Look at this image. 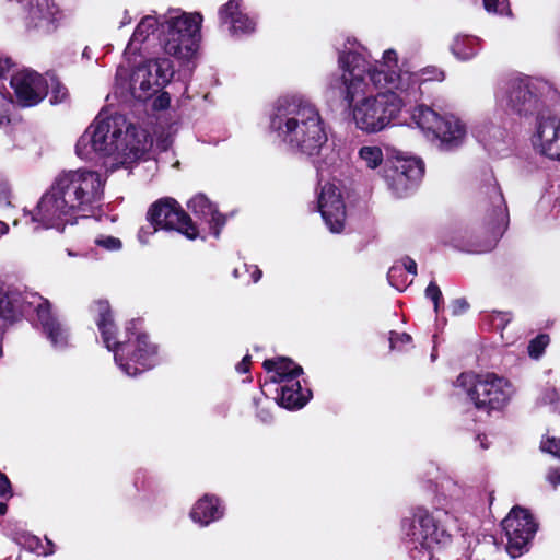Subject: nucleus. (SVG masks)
<instances>
[{"mask_svg":"<svg viewBox=\"0 0 560 560\" xmlns=\"http://www.w3.org/2000/svg\"><path fill=\"white\" fill-rule=\"evenodd\" d=\"M10 108L11 102L3 95H0V127H5L10 124Z\"/></svg>","mask_w":560,"mask_h":560,"instance_id":"obj_40","label":"nucleus"},{"mask_svg":"<svg viewBox=\"0 0 560 560\" xmlns=\"http://www.w3.org/2000/svg\"><path fill=\"white\" fill-rule=\"evenodd\" d=\"M547 480L556 488L560 485V470L550 469L547 474Z\"/></svg>","mask_w":560,"mask_h":560,"instance_id":"obj_45","label":"nucleus"},{"mask_svg":"<svg viewBox=\"0 0 560 560\" xmlns=\"http://www.w3.org/2000/svg\"><path fill=\"white\" fill-rule=\"evenodd\" d=\"M245 275H248V279H245L247 283H257L260 280L262 272L258 266L248 264H243L233 271V276L235 278H244Z\"/></svg>","mask_w":560,"mask_h":560,"instance_id":"obj_31","label":"nucleus"},{"mask_svg":"<svg viewBox=\"0 0 560 560\" xmlns=\"http://www.w3.org/2000/svg\"><path fill=\"white\" fill-rule=\"evenodd\" d=\"M221 24L226 25L232 35L250 34L256 28V20L242 9V0H229L219 9Z\"/></svg>","mask_w":560,"mask_h":560,"instance_id":"obj_21","label":"nucleus"},{"mask_svg":"<svg viewBox=\"0 0 560 560\" xmlns=\"http://www.w3.org/2000/svg\"><path fill=\"white\" fill-rule=\"evenodd\" d=\"M54 92L56 93V95L54 96L56 102H61L67 95V90L63 86H60L59 84H57L56 90Z\"/></svg>","mask_w":560,"mask_h":560,"instance_id":"obj_47","label":"nucleus"},{"mask_svg":"<svg viewBox=\"0 0 560 560\" xmlns=\"http://www.w3.org/2000/svg\"><path fill=\"white\" fill-rule=\"evenodd\" d=\"M240 373H246L249 370V357H245L242 362H240L236 366Z\"/></svg>","mask_w":560,"mask_h":560,"instance_id":"obj_48","label":"nucleus"},{"mask_svg":"<svg viewBox=\"0 0 560 560\" xmlns=\"http://www.w3.org/2000/svg\"><path fill=\"white\" fill-rule=\"evenodd\" d=\"M398 265H400L404 268V272L407 271L412 277L417 275V264L412 258L404 257Z\"/></svg>","mask_w":560,"mask_h":560,"instance_id":"obj_44","label":"nucleus"},{"mask_svg":"<svg viewBox=\"0 0 560 560\" xmlns=\"http://www.w3.org/2000/svg\"><path fill=\"white\" fill-rule=\"evenodd\" d=\"M174 74L173 63L168 58H155L130 71L119 66L115 79V93L121 100L149 98L158 88L168 83Z\"/></svg>","mask_w":560,"mask_h":560,"instance_id":"obj_9","label":"nucleus"},{"mask_svg":"<svg viewBox=\"0 0 560 560\" xmlns=\"http://www.w3.org/2000/svg\"><path fill=\"white\" fill-rule=\"evenodd\" d=\"M512 319V315L505 312H495L491 315V323L497 329H503Z\"/></svg>","mask_w":560,"mask_h":560,"instance_id":"obj_41","label":"nucleus"},{"mask_svg":"<svg viewBox=\"0 0 560 560\" xmlns=\"http://www.w3.org/2000/svg\"><path fill=\"white\" fill-rule=\"evenodd\" d=\"M33 310L37 322L51 346L62 349L68 345V329L52 315L50 304L37 294L22 295L15 290L3 291L0 287V318L14 320Z\"/></svg>","mask_w":560,"mask_h":560,"instance_id":"obj_8","label":"nucleus"},{"mask_svg":"<svg viewBox=\"0 0 560 560\" xmlns=\"http://www.w3.org/2000/svg\"><path fill=\"white\" fill-rule=\"evenodd\" d=\"M425 296L434 304V311L439 312V304L442 301V292L435 282H430L425 289Z\"/></svg>","mask_w":560,"mask_h":560,"instance_id":"obj_39","label":"nucleus"},{"mask_svg":"<svg viewBox=\"0 0 560 560\" xmlns=\"http://www.w3.org/2000/svg\"><path fill=\"white\" fill-rule=\"evenodd\" d=\"M277 402L287 409H300L306 405L312 397L308 388H302L300 381L280 385Z\"/></svg>","mask_w":560,"mask_h":560,"instance_id":"obj_25","label":"nucleus"},{"mask_svg":"<svg viewBox=\"0 0 560 560\" xmlns=\"http://www.w3.org/2000/svg\"><path fill=\"white\" fill-rule=\"evenodd\" d=\"M66 252L69 257H83L84 256V254H82L80 252H74L73 249H70V248H67Z\"/></svg>","mask_w":560,"mask_h":560,"instance_id":"obj_51","label":"nucleus"},{"mask_svg":"<svg viewBox=\"0 0 560 560\" xmlns=\"http://www.w3.org/2000/svg\"><path fill=\"white\" fill-rule=\"evenodd\" d=\"M62 18V12L51 0L30 1L26 15L28 27L36 28L43 33H51L59 26Z\"/></svg>","mask_w":560,"mask_h":560,"instance_id":"obj_20","label":"nucleus"},{"mask_svg":"<svg viewBox=\"0 0 560 560\" xmlns=\"http://www.w3.org/2000/svg\"><path fill=\"white\" fill-rule=\"evenodd\" d=\"M317 209L332 233H340L346 222V205L340 189L332 183L320 185L317 192Z\"/></svg>","mask_w":560,"mask_h":560,"instance_id":"obj_16","label":"nucleus"},{"mask_svg":"<svg viewBox=\"0 0 560 560\" xmlns=\"http://www.w3.org/2000/svg\"><path fill=\"white\" fill-rule=\"evenodd\" d=\"M104 187L105 178L96 171L82 167L61 172L36 207L24 210V215L36 229L63 232L68 224L92 215L101 207Z\"/></svg>","mask_w":560,"mask_h":560,"instance_id":"obj_2","label":"nucleus"},{"mask_svg":"<svg viewBox=\"0 0 560 560\" xmlns=\"http://www.w3.org/2000/svg\"><path fill=\"white\" fill-rule=\"evenodd\" d=\"M476 139L489 150H495L506 138V131L491 122H481L472 130Z\"/></svg>","mask_w":560,"mask_h":560,"instance_id":"obj_27","label":"nucleus"},{"mask_svg":"<svg viewBox=\"0 0 560 560\" xmlns=\"http://www.w3.org/2000/svg\"><path fill=\"white\" fill-rule=\"evenodd\" d=\"M270 129L290 152L318 159V171L341 164L339 151L327 145L328 127L319 109L307 100L296 96L278 100L270 117Z\"/></svg>","mask_w":560,"mask_h":560,"instance_id":"obj_3","label":"nucleus"},{"mask_svg":"<svg viewBox=\"0 0 560 560\" xmlns=\"http://www.w3.org/2000/svg\"><path fill=\"white\" fill-rule=\"evenodd\" d=\"M456 385L465 390L477 409L488 413L503 410L514 395L511 382L493 373H462Z\"/></svg>","mask_w":560,"mask_h":560,"instance_id":"obj_11","label":"nucleus"},{"mask_svg":"<svg viewBox=\"0 0 560 560\" xmlns=\"http://www.w3.org/2000/svg\"><path fill=\"white\" fill-rule=\"evenodd\" d=\"M384 162V152L380 145L364 144L359 148L357 163L365 170H376Z\"/></svg>","mask_w":560,"mask_h":560,"instance_id":"obj_29","label":"nucleus"},{"mask_svg":"<svg viewBox=\"0 0 560 560\" xmlns=\"http://www.w3.org/2000/svg\"><path fill=\"white\" fill-rule=\"evenodd\" d=\"M481 48V40L474 35L456 34L450 43V51L460 61L476 57Z\"/></svg>","mask_w":560,"mask_h":560,"instance_id":"obj_26","label":"nucleus"},{"mask_svg":"<svg viewBox=\"0 0 560 560\" xmlns=\"http://www.w3.org/2000/svg\"><path fill=\"white\" fill-rule=\"evenodd\" d=\"M202 20L200 13L179 9L168 10L160 18L147 15L137 25L127 51L136 52L141 44L158 40L166 55L180 62H189L198 52Z\"/></svg>","mask_w":560,"mask_h":560,"instance_id":"obj_5","label":"nucleus"},{"mask_svg":"<svg viewBox=\"0 0 560 560\" xmlns=\"http://www.w3.org/2000/svg\"><path fill=\"white\" fill-rule=\"evenodd\" d=\"M187 206L198 219L209 225L213 235L218 237L220 229L225 223V219L218 212L215 206L202 194L194 196L188 201Z\"/></svg>","mask_w":560,"mask_h":560,"instance_id":"obj_23","label":"nucleus"},{"mask_svg":"<svg viewBox=\"0 0 560 560\" xmlns=\"http://www.w3.org/2000/svg\"><path fill=\"white\" fill-rule=\"evenodd\" d=\"M258 417L261 419L262 422L268 423L272 420V416L270 412L266 411L265 409L259 410Z\"/></svg>","mask_w":560,"mask_h":560,"instance_id":"obj_49","label":"nucleus"},{"mask_svg":"<svg viewBox=\"0 0 560 560\" xmlns=\"http://www.w3.org/2000/svg\"><path fill=\"white\" fill-rule=\"evenodd\" d=\"M549 336L546 334H540L535 337L528 345V355L535 360L539 359L545 352L546 347L549 345Z\"/></svg>","mask_w":560,"mask_h":560,"instance_id":"obj_32","label":"nucleus"},{"mask_svg":"<svg viewBox=\"0 0 560 560\" xmlns=\"http://www.w3.org/2000/svg\"><path fill=\"white\" fill-rule=\"evenodd\" d=\"M340 77L335 81L348 106L350 122L364 135H375L394 125L404 108L420 96V79L399 65L394 48L371 60L368 49L354 38L338 48Z\"/></svg>","mask_w":560,"mask_h":560,"instance_id":"obj_1","label":"nucleus"},{"mask_svg":"<svg viewBox=\"0 0 560 560\" xmlns=\"http://www.w3.org/2000/svg\"><path fill=\"white\" fill-rule=\"evenodd\" d=\"M11 68V61L8 58L0 57V79L5 75V73Z\"/></svg>","mask_w":560,"mask_h":560,"instance_id":"obj_46","label":"nucleus"},{"mask_svg":"<svg viewBox=\"0 0 560 560\" xmlns=\"http://www.w3.org/2000/svg\"><path fill=\"white\" fill-rule=\"evenodd\" d=\"M458 529V517L442 508L433 513L419 508L401 522L402 537L412 560H436V553L450 542L452 532Z\"/></svg>","mask_w":560,"mask_h":560,"instance_id":"obj_7","label":"nucleus"},{"mask_svg":"<svg viewBox=\"0 0 560 560\" xmlns=\"http://www.w3.org/2000/svg\"><path fill=\"white\" fill-rule=\"evenodd\" d=\"M148 132L129 121L125 115L101 110L79 138L75 152L83 160L94 154L110 159L113 167L140 160L151 148Z\"/></svg>","mask_w":560,"mask_h":560,"instance_id":"obj_4","label":"nucleus"},{"mask_svg":"<svg viewBox=\"0 0 560 560\" xmlns=\"http://www.w3.org/2000/svg\"><path fill=\"white\" fill-rule=\"evenodd\" d=\"M534 149L551 160H560V118H539L533 136Z\"/></svg>","mask_w":560,"mask_h":560,"instance_id":"obj_19","label":"nucleus"},{"mask_svg":"<svg viewBox=\"0 0 560 560\" xmlns=\"http://www.w3.org/2000/svg\"><path fill=\"white\" fill-rule=\"evenodd\" d=\"M387 279L392 287L398 291L405 290L411 282L412 279H408L404 268L400 265H394L387 273Z\"/></svg>","mask_w":560,"mask_h":560,"instance_id":"obj_30","label":"nucleus"},{"mask_svg":"<svg viewBox=\"0 0 560 560\" xmlns=\"http://www.w3.org/2000/svg\"><path fill=\"white\" fill-rule=\"evenodd\" d=\"M170 104H171V97L167 92L161 93L153 101V107L159 110L167 108L170 106Z\"/></svg>","mask_w":560,"mask_h":560,"instance_id":"obj_42","label":"nucleus"},{"mask_svg":"<svg viewBox=\"0 0 560 560\" xmlns=\"http://www.w3.org/2000/svg\"><path fill=\"white\" fill-rule=\"evenodd\" d=\"M14 540L23 548L31 552H35L38 556H50L55 552V545L47 537L45 538V541H42L37 536L27 532H21L15 534Z\"/></svg>","mask_w":560,"mask_h":560,"instance_id":"obj_28","label":"nucleus"},{"mask_svg":"<svg viewBox=\"0 0 560 560\" xmlns=\"http://www.w3.org/2000/svg\"><path fill=\"white\" fill-rule=\"evenodd\" d=\"M483 8L488 13L498 15H511L509 0H482Z\"/></svg>","mask_w":560,"mask_h":560,"instance_id":"obj_33","label":"nucleus"},{"mask_svg":"<svg viewBox=\"0 0 560 560\" xmlns=\"http://www.w3.org/2000/svg\"><path fill=\"white\" fill-rule=\"evenodd\" d=\"M16 102L23 107L35 106L48 93L47 80L36 71L23 69L14 73L10 80Z\"/></svg>","mask_w":560,"mask_h":560,"instance_id":"obj_17","label":"nucleus"},{"mask_svg":"<svg viewBox=\"0 0 560 560\" xmlns=\"http://www.w3.org/2000/svg\"><path fill=\"white\" fill-rule=\"evenodd\" d=\"M410 121L442 151L458 149L468 133L467 125L458 116L452 113L441 115L424 104L410 110Z\"/></svg>","mask_w":560,"mask_h":560,"instance_id":"obj_10","label":"nucleus"},{"mask_svg":"<svg viewBox=\"0 0 560 560\" xmlns=\"http://www.w3.org/2000/svg\"><path fill=\"white\" fill-rule=\"evenodd\" d=\"M502 527L508 539L506 551L512 558L520 557L528 549L537 530V524L530 513L520 506L511 510L502 521Z\"/></svg>","mask_w":560,"mask_h":560,"instance_id":"obj_15","label":"nucleus"},{"mask_svg":"<svg viewBox=\"0 0 560 560\" xmlns=\"http://www.w3.org/2000/svg\"><path fill=\"white\" fill-rule=\"evenodd\" d=\"M412 338L406 332L390 331L389 346L392 350L404 351L411 345Z\"/></svg>","mask_w":560,"mask_h":560,"instance_id":"obj_34","label":"nucleus"},{"mask_svg":"<svg viewBox=\"0 0 560 560\" xmlns=\"http://www.w3.org/2000/svg\"><path fill=\"white\" fill-rule=\"evenodd\" d=\"M139 238H140L141 242H145L144 240H142V235L141 234L139 235Z\"/></svg>","mask_w":560,"mask_h":560,"instance_id":"obj_56","label":"nucleus"},{"mask_svg":"<svg viewBox=\"0 0 560 560\" xmlns=\"http://www.w3.org/2000/svg\"><path fill=\"white\" fill-rule=\"evenodd\" d=\"M12 189L8 180L0 178V208L5 209L12 206Z\"/></svg>","mask_w":560,"mask_h":560,"instance_id":"obj_37","label":"nucleus"},{"mask_svg":"<svg viewBox=\"0 0 560 560\" xmlns=\"http://www.w3.org/2000/svg\"><path fill=\"white\" fill-rule=\"evenodd\" d=\"M92 311L103 342L114 352L115 362L121 372L128 376H136L156 364V346L149 341L147 334L140 331L138 320L130 322L126 327V339L118 340L108 302H95Z\"/></svg>","mask_w":560,"mask_h":560,"instance_id":"obj_6","label":"nucleus"},{"mask_svg":"<svg viewBox=\"0 0 560 560\" xmlns=\"http://www.w3.org/2000/svg\"><path fill=\"white\" fill-rule=\"evenodd\" d=\"M540 448L542 452L560 458V439L548 436L541 441Z\"/></svg>","mask_w":560,"mask_h":560,"instance_id":"obj_38","label":"nucleus"},{"mask_svg":"<svg viewBox=\"0 0 560 560\" xmlns=\"http://www.w3.org/2000/svg\"><path fill=\"white\" fill-rule=\"evenodd\" d=\"M423 172V163L419 159H401L397 160L394 167L386 173L385 179L388 188L396 196L402 197L413 189Z\"/></svg>","mask_w":560,"mask_h":560,"instance_id":"obj_18","label":"nucleus"},{"mask_svg":"<svg viewBox=\"0 0 560 560\" xmlns=\"http://www.w3.org/2000/svg\"><path fill=\"white\" fill-rule=\"evenodd\" d=\"M478 440L480 441V447L481 448H487L488 445L486 444V436L481 438L480 435L478 436Z\"/></svg>","mask_w":560,"mask_h":560,"instance_id":"obj_55","label":"nucleus"},{"mask_svg":"<svg viewBox=\"0 0 560 560\" xmlns=\"http://www.w3.org/2000/svg\"><path fill=\"white\" fill-rule=\"evenodd\" d=\"M548 90V84L539 79L516 75L499 84L495 102L505 112L532 115L542 106V96Z\"/></svg>","mask_w":560,"mask_h":560,"instance_id":"obj_12","label":"nucleus"},{"mask_svg":"<svg viewBox=\"0 0 560 560\" xmlns=\"http://www.w3.org/2000/svg\"><path fill=\"white\" fill-rule=\"evenodd\" d=\"M264 368L270 374V381L280 385L298 381L303 373L302 368L288 358L265 360Z\"/></svg>","mask_w":560,"mask_h":560,"instance_id":"obj_24","label":"nucleus"},{"mask_svg":"<svg viewBox=\"0 0 560 560\" xmlns=\"http://www.w3.org/2000/svg\"><path fill=\"white\" fill-rule=\"evenodd\" d=\"M12 495L11 483L8 477L0 471V497L10 498Z\"/></svg>","mask_w":560,"mask_h":560,"instance_id":"obj_43","label":"nucleus"},{"mask_svg":"<svg viewBox=\"0 0 560 560\" xmlns=\"http://www.w3.org/2000/svg\"><path fill=\"white\" fill-rule=\"evenodd\" d=\"M225 506L220 498L213 494H205L192 505L189 517L201 527L218 522L224 516Z\"/></svg>","mask_w":560,"mask_h":560,"instance_id":"obj_22","label":"nucleus"},{"mask_svg":"<svg viewBox=\"0 0 560 560\" xmlns=\"http://www.w3.org/2000/svg\"><path fill=\"white\" fill-rule=\"evenodd\" d=\"M8 511V505L5 502H0V515H4Z\"/></svg>","mask_w":560,"mask_h":560,"instance_id":"obj_54","label":"nucleus"},{"mask_svg":"<svg viewBox=\"0 0 560 560\" xmlns=\"http://www.w3.org/2000/svg\"><path fill=\"white\" fill-rule=\"evenodd\" d=\"M148 219L154 225V231L175 230L189 240H195L198 235L197 228L188 214L175 199L170 197L155 201L148 211Z\"/></svg>","mask_w":560,"mask_h":560,"instance_id":"obj_14","label":"nucleus"},{"mask_svg":"<svg viewBox=\"0 0 560 560\" xmlns=\"http://www.w3.org/2000/svg\"><path fill=\"white\" fill-rule=\"evenodd\" d=\"M9 231V226L5 222L0 221V235L7 234Z\"/></svg>","mask_w":560,"mask_h":560,"instance_id":"obj_52","label":"nucleus"},{"mask_svg":"<svg viewBox=\"0 0 560 560\" xmlns=\"http://www.w3.org/2000/svg\"><path fill=\"white\" fill-rule=\"evenodd\" d=\"M94 244L107 252H117L122 247V243L119 238L105 234L97 235L94 238Z\"/></svg>","mask_w":560,"mask_h":560,"instance_id":"obj_35","label":"nucleus"},{"mask_svg":"<svg viewBox=\"0 0 560 560\" xmlns=\"http://www.w3.org/2000/svg\"><path fill=\"white\" fill-rule=\"evenodd\" d=\"M491 210L489 211L490 235L485 240L459 231L452 238L453 245L464 252L480 254L494 248L500 236L503 234L509 221L508 208L501 189L497 185L489 188Z\"/></svg>","mask_w":560,"mask_h":560,"instance_id":"obj_13","label":"nucleus"},{"mask_svg":"<svg viewBox=\"0 0 560 560\" xmlns=\"http://www.w3.org/2000/svg\"><path fill=\"white\" fill-rule=\"evenodd\" d=\"M131 22V16H129L128 12L126 11L125 12V16L122 19V21L120 22L121 26L124 25H127Z\"/></svg>","mask_w":560,"mask_h":560,"instance_id":"obj_53","label":"nucleus"},{"mask_svg":"<svg viewBox=\"0 0 560 560\" xmlns=\"http://www.w3.org/2000/svg\"><path fill=\"white\" fill-rule=\"evenodd\" d=\"M559 401V396L553 387H548L538 397L539 405H550L552 411L557 410L556 404Z\"/></svg>","mask_w":560,"mask_h":560,"instance_id":"obj_36","label":"nucleus"},{"mask_svg":"<svg viewBox=\"0 0 560 560\" xmlns=\"http://www.w3.org/2000/svg\"><path fill=\"white\" fill-rule=\"evenodd\" d=\"M455 305L459 308V311H465L468 307V304L465 300H457Z\"/></svg>","mask_w":560,"mask_h":560,"instance_id":"obj_50","label":"nucleus"}]
</instances>
